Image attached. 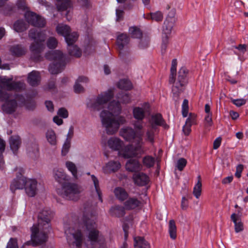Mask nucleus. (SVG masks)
<instances>
[{"mask_svg": "<svg viewBox=\"0 0 248 248\" xmlns=\"http://www.w3.org/2000/svg\"><path fill=\"white\" fill-rule=\"evenodd\" d=\"M53 217L52 211L45 208L39 212L37 217V224L31 228V237L34 243L40 244L46 242L48 234L51 230L50 221Z\"/></svg>", "mask_w": 248, "mask_h": 248, "instance_id": "nucleus-1", "label": "nucleus"}, {"mask_svg": "<svg viewBox=\"0 0 248 248\" xmlns=\"http://www.w3.org/2000/svg\"><path fill=\"white\" fill-rule=\"evenodd\" d=\"M108 111L104 110L100 114L103 126L105 128L108 135H113L118 130L120 124L126 122L124 117L119 116L118 120L113 118L114 114H119L121 107L119 101H112L108 106Z\"/></svg>", "mask_w": 248, "mask_h": 248, "instance_id": "nucleus-2", "label": "nucleus"}, {"mask_svg": "<svg viewBox=\"0 0 248 248\" xmlns=\"http://www.w3.org/2000/svg\"><path fill=\"white\" fill-rule=\"evenodd\" d=\"M96 217L91 214L85 213L83 216V229L88 232L87 237L92 245L97 244L99 248H105L106 238L104 235L97 229L95 222Z\"/></svg>", "mask_w": 248, "mask_h": 248, "instance_id": "nucleus-3", "label": "nucleus"}, {"mask_svg": "<svg viewBox=\"0 0 248 248\" xmlns=\"http://www.w3.org/2000/svg\"><path fill=\"white\" fill-rule=\"evenodd\" d=\"M29 37L34 40L30 46L31 52V58L35 62H39L43 59L40 53L45 48L43 43L45 41L46 36L44 32L38 31L35 29H31L29 31Z\"/></svg>", "mask_w": 248, "mask_h": 248, "instance_id": "nucleus-4", "label": "nucleus"}, {"mask_svg": "<svg viewBox=\"0 0 248 248\" xmlns=\"http://www.w3.org/2000/svg\"><path fill=\"white\" fill-rule=\"evenodd\" d=\"M46 59L53 61L50 65L49 71L52 74H57L62 72L66 64V58L59 50L50 51L46 55Z\"/></svg>", "mask_w": 248, "mask_h": 248, "instance_id": "nucleus-5", "label": "nucleus"}, {"mask_svg": "<svg viewBox=\"0 0 248 248\" xmlns=\"http://www.w3.org/2000/svg\"><path fill=\"white\" fill-rule=\"evenodd\" d=\"M82 189L78 185L72 183H64L61 188L56 190L58 195L68 200H77Z\"/></svg>", "mask_w": 248, "mask_h": 248, "instance_id": "nucleus-6", "label": "nucleus"}, {"mask_svg": "<svg viewBox=\"0 0 248 248\" xmlns=\"http://www.w3.org/2000/svg\"><path fill=\"white\" fill-rule=\"evenodd\" d=\"M120 135L126 141L135 143L137 149H140L143 144V131H135L131 127L122 128L120 131Z\"/></svg>", "mask_w": 248, "mask_h": 248, "instance_id": "nucleus-7", "label": "nucleus"}, {"mask_svg": "<svg viewBox=\"0 0 248 248\" xmlns=\"http://www.w3.org/2000/svg\"><path fill=\"white\" fill-rule=\"evenodd\" d=\"M23 84L20 82H15L12 78L6 77H0V100H6L10 97V94L4 91L19 90L23 87Z\"/></svg>", "mask_w": 248, "mask_h": 248, "instance_id": "nucleus-8", "label": "nucleus"}, {"mask_svg": "<svg viewBox=\"0 0 248 248\" xmlns=\"http://www.w3.org/2000/svg\"><path fill=\"white\" fill-rule=\"evenodd\" d=\"M188 70L185 67H181L178 74L177 79L174 76V82L172 87V92L174 100L177 102L179 100V94L183 91V87L187 83L186 76Z\"/></svg>", "mask_w": 248, "mask_h": 248, "instance_id": "nucleus-9", "label": "nucleus"}, {"mask_svg": "<svg viewBox=\"0 0 248 248\" xmlns=\"http://www.w3.org/2000/svg\"><path fill=\"white\" fill-rule=\"evenodd\" d=\"M175 22V18L173 16H167L164 21L162 29V53H164L166 51L169 43V38Z\"/></svg>", "mask_w": 248, "mask_h": 248, "instance_id": "nucleus-10", "label": "nucleus"}, {"mask_svg": "<svg viewBox=\"0 0 248 248\" xmlns=\"http://www.w3.org/2000/svg\"><path fill=\"white\" fill-rule=\"evenodd\" d=\"M113 96V93L111 90L103 92L99 94L94 102L92 103L90 107L94 110H99L104 108L105 105Z\"/></svg>", "mask_w": 248, "mask_h": 248, "instance_id": "nucleus-11", "label": "nucleus"}, {"mask_svg": "<svg viewBox=\"0 0 248 248\" xmlns=\"http://www.w3.org/2000/svg\"><path fill=\"white\" fill-rule=\"evenodd\" d=\"M78 35L76 32L69 33L65 37L67 44V49L71 56L79 57L81 55V51L74 43L78 38Z\"/></svg>", "mask_w": 248, "mask_h": 248, "instance_id": "nucleus-12", "label": "nucleus"}, {"mask_svg": "<svg viewBox=\"0 0 248 248\" xmlns=\"http://www.w3.org/2000/svg\"><path fill=\"white\" fill-rule=\"evenodd\" d=\"M133 116L138 121H142L150 113V105L144 103L141 106L135 107L133 108Z\"/></svg>", "mask_w": 248, "mask_h": 248, "instance_id": "nucleus-13", "label": "nucleus"}, {"mask_svg": "<svg viewBox=\"0 0 248 248\" xmlns=\"http://www.w3.org/2000/svg\"><path fill=\"white\" fill-rule=\"evenodd\" d=\"M25 17L29 24L35 27L42 28L46 24L45 19L33 12H27Z\"/></svg>", "mask_w": 248, "mask_h": 248, "instance_id": "nucleus-14", "label": "nucleus"}, {"mask_svg": "<svg viewBox=\"0 0 248 248\" xmlns=\"http://www.w3.org/2000/svg\"><path fill=\"white\" fill-rule=\"evenodd\" d=\"M132 179L135 185L140 186H146L150 181L149 177L142 172L134 173L132 176Z\"/></svg>", "mask_w": 248, "mask_h": 248, "instance_id": "nucleus-15", "label": "nucleus"}, {"mask_svg": "<svg viewBox=\"0 0 248 248\" xmlns=\"http://www.w3.org/2000/svg\"><path fill=\"white\" fill-rule=\"evenodd\" d=\"M141 148L140 149L136 148V144L135 147L132 145L130 144L125 146L124 148L123 147L121 150L119 152V153L124 158H128L136 156L138 155V152H141Z\"/></svg>", "mask_w": 248, "mask_h": 248, "instance_id": "nucleus-16", "label": "nucleus"}, {"mask_svg": "<svg viewBox=\"0 0 248 248\" xmlns=\"http://www.w3.org/2000/svg\"><path fill=\"white\" fill-rule=\"evenodd\" d=\"M130 42V38L126 33H121L117 38V45L120 51V55L123 54V51L127 49Z\"/></svg>", "mask_w": 248, "mask_h": 248, "instance_id": "nucleus-17", "label": "nucleus"}, {"mask_svg": "<svg viewBox=\"0 0 248 248\" xmlns=\"http://www.w3.org/2000/svg\"><path fill=\"white\" fill-rule=\"evenodd\" d=\"M37 182L35 179H27L25 189L26 194L29 197H34L37 191Z\"/></svg>", "mask_w": 248, "mask_h": 248, "instance_id": "nucleus-18", "label": "nucleus"}, {"mask_svg": "<svg viewBox=\"0 0 248 248\" xmlns=\"http://www.w3.org/2000/svg\"><path fill=\"white\" fill-rule=\"evenodd\" d=\"M22 171V170H20V175L21 176H17L16 178L11 183L10 186L11 190L15 191L16 189L25 188L27 179L22 176L21 172Z\"/></svg>", "mask_w": 248, "mask_h": 248, "instance_id": "nucleus-19", "label": "nucleus"}, {"mask_svg": "<svg viewBox=\"0 0 248 248\" xmlns=\"http://www.w3.org/2000/svg\"><path fill=\"white\" fill-rule=\"evenodd\" d=\"M5 103L2 105V108L4 111L7 113H12L15 111L17 107V103L16 101L10 94V97L6 100H4ZM2 101H4L3 100Z\"/></svg>", "mask_w": 248, "mask_h": 248, "instance_id": "nucleus-20", "label": "nucleus"}, {"mask_svg": "<svg viewBox=\"0 0 248 248\" xmlns=\"http://www.w3.org/2000/svg\"><path fill=\"white\" fill-rule=\"evenodd\" d=\"M65 233L67 238L69 236V234H71L73 236L75 239L73 244L75 245L76 247L79 248L81 246L83 241V235L80 230H78L75 232H71L70 230L69 229L65 230Z\"/></svg>", "mask_w": 248, "mask_h": 248, "instance_id": "nucleus-21", "label": "nucleus"}, {"mask_svg": "<svg viewBox=\"0 0 248 248\" xmlns=\"http://www.w3.org/2000/svg\"><path fill=\"white\" fill-rule=\"evenodd\" d=\"M141 165L139 161L136 159H129L125 164L127 170L130 172H138L141 170Z\"/></svg>", "mask_w": 248, "mask_h": 248, "instance_id": "nucleus-22", "label": "nucleus"}, {"mask_svg": "<svg viewBox=\"0 0 248 248\" xmlns=\"http://www.w3.org/2000/svg\"><path fill=\"white\" fill-rule=\"evenodd\" d=\"M108 144L110 148L113 150L120 151L124 146L122 140L117 138L112 137L108 140Z\"/></svg>", "mask_w": 248, "mask_h": 248, "instance_id": "nucleus-23", "label": "nucleus"}, {"mask_svg": "<svg viewBox=\"0 0 248 248\" xmlns=\"http://www.w3.org/2000/svg\"><path fill=\"white\" fill-rule=\"evenodd\" d=\"M151 124H154L155 126H162L165 128H168L169 126L165 123L162 115L160 113L153 115L151 117Z\"/></svg>", "mask_w": 248, "mask_h": 248, "instance_id": "nucleus-24", "label": "nucleus"}, {"mask_svg": "<svg viewBox=\"0 0 248 248\" xmlns=\"http://www.w3.org/2000/svg\"><path fill=\"white\" fill-rule=\"evenodd\" d=\"M121 166V164L119 162L110 161L104 168V171L106 173L114 172L120 169Z\"/></svg>", "mask_w": 248, "mask_h": 248, "instance_id": "nucleus-25", "label": "nucleus"}, {"mask_svg": "<svg viewBox=\"0 0 248 248\" xmlns=\"http://www.w3.org/2000/svg\"><path fill=\"white\" fill-rule=\"evenodd\" d=\"M41 80V77L38 72L33 71L29 74L28 82L32 86H37Z\"/></svg>", "mask_w": 248, "mask_h": 248, "instance_id": "nucleus-26", "label": "nucleus"}, {"mask_svg": "<svg viewBox=\"0 0 248 248\" xmlns=\"http://www.w3.org/2000/svg\"><path fill=\"white\" fill-rule=\"evenodd\" d=\"M231 219L234 224V229L236 232L242 231L244 229L243 224L241 221L240 216L232 213L231 216Z\"/></svg>", "mask_w": 248, "mask_h": 248, "instance_id": "nucleus-27", "label": "nucleus"}, {"mask_svg": "<svg viewBox=\"0 0 248 248\" xmlns=\"http://www.w3.org/2000/svg\"><path fill=\"white\" fill-rule=\"evenodd\" d=\"M10 51L12 55L20 57L26 54L27 49L21 45H16L12 46L10 47Z\"/></svg>", "mask_w": 248, "mask_h": 248, "instance_id": "nucleus-28", "label": "nucleus"}, {"mask_svg": "<svg viewBox=\"0 0 248 248\" xmlns=\"http://www.w3.org/2000/svg\"><path fill=\"white\" fill-rule=\"evenodd\" d=\"M53 173L55 180L59 183H62L63 181L68 180L67 175L62 169L55 168Z\"/></svg>", "mask_w": 248, "mask_h": 248, "instance_id": "nucleus-29", "label": "nucleus"}, {"mask_svg": "<svg viewBox=\"0 0 248 248\" xmlns=\"http://www.w3.org/2000/svg\"><path fill=\"white\" fill-rule=\"evenodd\" d=\"M132 220H125L123 224V230L124 232V237L125 241L124 242L123 246L121 248H127L128 245L126 242V240L128 237L129 233V230L132 228Z\"/></svg>", "mask_w": 248, "mask_h": 248, "instance_id": "nucleus-30", "label": "nucleus"}, {"mask_svg": "<svg viewBox=\"0 0 248 248\" xmlns=\"http://www.w3.org/2000/svg\"><path fill=\"white\" fill-rule=\"evenodd\" d=\"M114 193L116 199L120 201H124L128 197L127 191L122 187H116L114 190Z\"/></svg>", "mask_w": 248, "mask_h": 248, "instance_id": "nucleus-31", "label": "nucleus"}, {"mask_svg": "<svg viewBox=\"0 0 248 248\" xmlns=\"http://www.w3.org/2000/svg\"><path fill=\"white\" fill-rule=\"evenodd\" d=\"M135 248H150V244L141 236L135 237L134 239Z\"/></svg>", "mask_w": 248, "mask_h": 248, "instance_id": "nucleus-32", "label": "nucleus"}, {"mask_svg": "<svg viewBox=\"0 0 248 248\" xmlns=\"http://www.w3.org/2000/svg\"><path fill=\"white\" fill-rule=\"evenodd\" d=\"M157 130V128L156 126L154 124H151L146 130L145 140L153 143L154 142L155 133Z\"/></svg>", "mask_w": 248, "mask_h": 248, "instance_id": "nucleus-33", "label": "nucleus"}, {"mask_svg": "<svg viewBox=\"0 0 248 248\" xmlns=\"http://www.w3.org/2000/svg\"><path fill=\"white\" fill-rule=\"evenodd\" d=\"M56 7L59 11L67 10L72 6V2L71 0H56Z\"/></svg>", "mask_w": 248, "mask_h": 248, "instance_id": "nucleus-34", "label": "nucleus"}, {"mask_svg": "<svg viewBox=\"0 0 248 248\" xmlns=\"http://www.w3.org/2000/svg\"><path fill=\"white\" fill-rule=\"evenodd\" d=\"M21 139L18 136H12L10 139V146L13 153L15 154L21 144Z\"/></svg>", "mask_w": 248, "mask_h": 248, "instance_id": "nucleus-35", "label": "nucleus"}, {"mask_svg": "<svg viewBox=\"0 0 248 248\" xmlns=\"http://www.w3.org/2000/svg\"><path fill=\"white\" fill-rule=\"evenodd\" d=\"M140 202L136 198H130L124 202V207L126 209H133L140 206Z\"/></svg>", "mask_w": 248, "mask_h": 248, "instance_id": "nucleus-36", "label": "nucleus"}, {"mask_svg": "<svg viewBox=\"0 0 248 248\" xmlns=\"http://www.w3.org/2000/svg\"><path fill=\"white\" fill-rule=\"evenodd\" d=\"M177 228L174 220L171 219L169 223V232L170 236L172 240H175L177 237Z\"/></svg>", "mask_w": 248, "mask_h": 248, "instance_id": "nucleus-37", "label": "nucleus"}, {"mask_svg": "<svg viewBox=\"0 0 248 248\" xmlns=\"http://www.w3.org/2000/svg\"><path fill=\"white\" fill-rule=\"evenodd\" d=\"M56 31L58 34L64 37L71 31L69 26L66 25L59 24L56 27Z\"/></svg>", "mask_w": 248, "mask_h": 248, "instance_id": "nucleus-38", "label": "nucleus"}, {"mask_svg": "<svg viewBox=\"0 0 248 248\" xmlns=\"http://www.w3.org/2000/svg\"><path fill=\"white\" fill-rule=\"evenodd\" d=\"M129 33L131 37L134 38L140 39L142 36V32L141 30L135 26L129 28Z\"/></svg>", "mask_w": 248, "mask_h": 248, "instance_id": "nucleus-39", "label": "nucleus"}, {"mask_svg": "<svg viewBox=\"0 0 248 248\" xmlns=\"http://www.w3.org/2000/svg\"><path fill=\"white\" fill-rule=\"evenodd\" d=\"M28 28V25L22 20H17L14 25V30L17 32H22Z\"/></svg>", "mask_w": 248, "mask_h": 248, "instance_id": "nucleus-40", "label": "nucleus"}, {"mask_svg": "<svg viewBox=\"0 0 248 248\" xmlns=\"http://www.w3.org/2000/svg\"><path fill=\"white\" fill-rule=\"evenodd\" d=\"M117 86L119 88L124 90H129L132 88L131 82L127 79H121L118 84Z\"/></svg>", "mask_w": 248, "mask_h": 248, "instance_id": "nucleus-41", "label": "nucleus"}, {"mask_svg": "<svg viewBox=\"0 0 248 248\" xmlns=\"http://www.w3.org/2000/svg\"><path fill=\"white\" fill-rule=\"evenodd\" d=\"M147 18H150L156 22H160L161 21L163 18V14L160 11L150 13L147 15Z\"/></svg>", "mask_w": 248, "mask_h": 248, "instance_id": "nucleus-42", "label": "nucleus"}, {"mask_svg": "<svg viewBox=\"0 0 248 248\" xmlns=\"http://www.w3.org/2000/svg\"><path fill=\"white\" fill-rule=\"evenodd\" d=\"M109 213L112 216L117 217L123 216L124 214V208L118 206L111 207L109 210Z\"/></svg>", "mask_w": 248, "mask_h": 248, "instance_id": "nucleus-43", "label": "nucleus"}, {"mask_svg": "<svg viewBox=\"0 0 248 248\" xmlns=\"http://www.w3.org/2000/svg\"><path fill=\"white\" fill-rule=\"evenodd\" d=\"M177 64V60L173 59L170 68V75L169 79L170 83H172L173 82H174V76H176Z\"/></svg>", "mask_w": 248, "mask_h": 248, "instance_id": "nucleus-44", "label": "nucleus"}, {"mask_svg": "<svg viewBox=\"0 0 248 248\" xmlns=\"http://www.w3.org/2000/svg\"><path fill=\"white\" fill-rule=\"evenodd\" d=\"M46 138L47 141L51 145H55L56 144V137L54 131L52 130H48L46 133Z\"/></svg>", "mask_w": 248, "mask_h": 248, "instance_id": "nucleus-45", "label": "nucleus"}, {"mask_svg": "<svg viewBox=\"0 0 248 248\" xmlns=\"http://www.w3.org/2000/svg\"><path fill=\"white\" fill-rule=\"evenodd\" d=\"M142 162L143 165L147 168H151L154 166L155 163V158L147 155L143 157Z\"/></svg>", "mask_w": 248, "mask_h": 248, "instance_id": "nucleus-46", "label": "nucleus"}, {"mask_svg": "<svg viewBox=\"0 0 248 248\" xmlns=\"http://www.w3.org/2000/svg\"><path fill=\"white\" fill-rule=\"evenodd\" d=\"M66 167L72 173L74 178H77V168L76 165L72 162L67 161L65 163Z\"/></svg>", "mask_w": 248, "mask_h": 248, "instance_id": "nucleus-47", "label": "nucleus"}, {"mask_svg": "<svg viewBox=\"0 0 248 248\" xmlns=\"http://www.w3.org/2000/svg\"><path fill=\"white\" fill-rule=\"evenodd\" d=\"M202 186V182L198 181L193 188V194L197 199H199L201 195Z\"/></svg>", "mask_w": 248, "mask_h": 248, "instance_id": "nucleus-48", "label": "nucleus"}, {"mask_svg": "<svg viewBox=\"0 0 248 248\" xmlns=\"http://www.w3.org/2000/svg\"><path fill=\"white\" fill-rule=\"evenodd\" d=\"M92 179L96 191L98 195L99 199L102 202L103 200L101 196L100 190L99 187V182L97 178L93 175H92Z\"/></svg>", "mask_w": 248, "mask_h": 248, "instance_id": "nucleus-49", "label": "nucleus"}, {"mask_svg": "<svg viewBox=\"0 0 248 248\" xmlns=\"http://www.w3.org/2000/svg\"><path fill=\"white\" fill-rule=\"evenodd\" d=\"M5 143L4 141L0 138V169H2L3 166L2 153L5 150Z\"/></svg>", "mask_w": 248, "mask_h": 248, "instance_id": "nucleus-50", "label": "nucleus"}, {"mask_svg": "<svg viewBox=\"0 0 248 248\" xmlns=\"http://www.w3.org/2000/svg\"><path fill=\"white\" fill-rule=\"evenodd\" d=\"M187 163L186 160L184 158H179L176 163V167L180 171L183 170L184 168L186 167Z\"/></svg>", "mask_w": 248, "mask_h": 248, "instance_id": "nucleus-51", "label": "nucleus"}, {"mask_svg": "<svg viewBox=\"0 0 248 248\" xmlns=\"http://www.w3.org/2000/svg\"><path fill=\"white\" fill-rule=\"evenodd\" d=\"M150 40L148 37H141L139 44L140 48L144 49L147 47L149 45Z\"/></svg>", "mask_w": 248, "mask_h": 248, "instance_id": "nucleus-52", "label": "nucleus"}, {"mask_svg": "<svg viewBox=\"0 0 248 248\" xmlns=\"http://www.w3.org/2000/svg\"><path fill=\"white\" fill-rule=\"evenodd\" d=\"M47 46L49 48H55L58 45L57 40L54 37H50L47 41Z\"/></svg>", "mask_w": 248, "mask_h": 248, "instance_id": "nucleus-53", "label": "nucleus"}, {"mask_svg": "<svg viewBox=\"0 0 248 248\" xmlns=\"http://www.w3.org/2000/svg\"><path fill=\"white\" fill-rule=\"evenodd\" d=\"M14 99L16 102L17 101L18 102L20 106H25L27 103V100L29 98L26 99L23 95L16 94Z\"/></svg>", "mask_w": 248, "mask_h": 248, "instance_id": "nucleus-54", "label": "nucleus"}, {"mask_svg": "<svg viewBox=\"0 0 248 248\" xmlns=\"http://www.w3.org/2000/svg\"><path fill=\"white\" fill-rule=\"evenodd\" d=\"M70 140L67 139L63 145L62 150V153L63 155H66V154L68 153L70 147Z\"/></svg>", "mask_w": 248, "mask_h": 248, "instance_id": "nucleus-55", "label": "nucleus"}, {"mask_svg": "<svg viewBox=\"0 0 248 248\" xmlns=\"http://www.w3.org/2000/svg\"><path fill=\"white\" fill-rule=\"evenodd\" d=\"M188 111V101L187 99H184L182 104V115L184 117L187 115Z\"/></svg>", "mask_w": 248, "mask_h": 248, "instance_id": "nucleus-56", "label": "nucleus"}, {"mask_svg": "<svg viewBox=\"0 0 248 248\" xmlns=\"http://www.w3.org/2000/svg\"><path fill=\"white\" fill-rule=\"evenodd\" d=\"M25 107L29 110H33L36 107V104L32 99L29 98L27 100V103Z\"/></svg>", "mask_w": 248, "mask_h": 248, "instance_id": "nucleus-57", "label": "nucleus"}, {"mask_svg": "<svg viewBox=\"0 0 248 248\" xmlns=\"http://www.w3.org/2000/svg\"><path fill=\"white\" fill-rule=\"evenodd\" d=\"M186 123L190 124L192 126L196 124V115L194 113H190L189 117L186 121Z\"/></svg>", "mask_w": 248, "mask_h": 248, "instance_id": "nucleus-58", "label": "nucleus"}, {"mask_svg": "<svg viewBox=\"0 0 248 248\" xmlns=\"http://www.w3.org/2000/svg\"><path fill=\"white\" fill-rule=\"evenodd\" d=\"M6 248H18L17 239L11 238L7 243Z\"/></svg>", "mask_w": 248, "mask_h": 248, "instance_id": "nucleus-59", "label": "nucleus"}, {"mask_svg": "<svg viewBox=\"0 0 248 248\" xmlns=\"http://www.w3.org/2000/svg\"><path fill=\"white\" fill-rule=\"evenodd\" d=\"M142 121H136L133 124V126L134 127V130L135 131H142V129L143 128V125L142 123Z\"/></svg>", "mask_w": 248, "mask_h": 248, "instance_id": "nucleus-60", "label": "nucleus"}, {"mask_svg": "<svg viewBox=\"0 0 248 248\" xmlns=\"http://www.w3.org/2000/svg\"><path fill=\"white\" fill-rule=\"evenodd\" d=\"M77 2L80 6L86 9L91 6L90 0H77Z\"/></svg>", "mask_w": 248, "mask_h": 248, "instance_id": "nucleus-61", "label": "nucleus"}, {"mask_svg": "<svg viewBox=\"0 0 248 248\" xmlns=\"http://www.w3.org/2000/svg\"><path fill=\"white\" fill-rule=\"evenodd\" d=\"M57 114L63 118H66L68 117V112L64 108H59Z\"/></svg>", "mask_w": 248, "mask_h": 248, "instance_id": "nucleus-62", "label": "nucleus"}, {"mask_svg": "<svg viewBox=\"0 0 248 248\" xmlns=\"http://www.w3.org/2000/svg\"><path fill=\"white\" fill-rule=\"evenodd\" d=\"M213 124L212 114H207L204 118V125L206 127L211 126Z\"/></svg>", "mask_w": 248, "mask_h": 248, "instance_id": "nucleus-63", "label": "nucleus"}, {"mask_svg": "<svg viewBox=\"0 0 248 248\" xmlns=\"http://www.w3.org/2000/svg\"><path fill=\"white\" fill-rule=\"evenodd\" d=\"M28 151L29 153H32L34 154L38 153L39 149L37 144L33 143L28 147Z\"/></svg>", "mask_w": 248, "mask_h": 248, "instance_id": "nucleus-64", "label": "nucleus"}]
</instances>
